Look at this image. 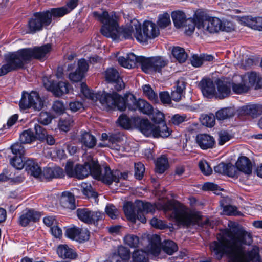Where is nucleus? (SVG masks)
<instances>
[{"mask_svg":"<svg viewBox=\"0 0 262 262\" xmlns=\"http://www.w3.org/2000/svg\"><path fill=\"white\" fill-rule=\"evenodd\" d=\"M218 241L210 244V249L214 256L220 259L226 254L229 262H260L259 248L254 247L246 251L243 245H250L252 236L242 229H225L217 235Z\"/></svg>","mask_w":262,"mask_h":262,"instance_id":"obj_1","label":"nucleus"},{"mask_svg":"<svg viewBox=\"0 0 262 262\" xmlns=\"http://www.w3.org/2000/svg\"><path fill=\"white\" fill-rule=\"evenodd\" d=\"M51 50L49 43L40 47L24 48L16 52L10 53L5 57L6 63L0 68V76L8 73L23 69L25 64L32 59L45 60Z\"/></svg>","mask_w":262,"mask_h":262,"instance_id":"obj_2","label":"nucleus"},{"mask_svg":"<svg viewBox=\"0 0 262 262\" xmlns=\"http://www.w3.org/2000/svg\"><path fill=\"white\" fill-rule=\"evenodd\" d=\"M81 92L86 97L90 99L98 100L102 105L108 110L117 109L123 111L128 108L129 110L135 111L138 108V100L130 93L125 94L124 97L116 92L108 93L103 92L94 94L84 83L81 84Z\"/></svg>","mask_w":262,"mask_h":262,"instance_id":"obj_3","label":"nucleus"},{"mask_svg":"<svg viewBox=\"0 0 262 262\" xmlns=\"http://www.w3.org/2000/svg\"><path fill=\"white\" fill-rule=\"evenodd\" d=\"M93 16L103 23L100 31L102 35L118 40L120 37L125 39L132 38V34L135 33V27L129 26L125 28H119L116 20L113 15H110L107 11L102 13L95 11L93 13Z\"/></svg>","mask_w":262,"mask_h":262,"instance_id":"obj_4","label":"nucleus"},{"mask_svg":"<svg viewBox=\"0 0 262 262\" xmlns=\"http://www.w3.org/2000/svg\"><path fill=\"white\" fill-rule=\"evenodd\" d=\"M69 11L65 7L51 8L42 12H36L28 23L29 33H34L49 26L52 20L61 17Z\"/></svg>","mask_w":262,"mask_h":262,"instance_id":"obj_5","label":"nucleus"},{"mask_svg":"<svg viewBox=\"0 0 262 262\" xmlns=\"http://www.w3.org/2000/svg\"><path fill=\"white\" fill-rule=\"evenodd\" d=\"M65 171L69 177H75L83 179L91 174L94 178L101 181L102 168L94 161L85 163L84 165L77 164L73 166L72 162H68L65 167Z\"/></svg>","mask_w":262,"mask_h":262,"instance_id":"obj_6","label":"nucleus"},{"mask_svg":"<svg viewBox=\"0 0 262 262\" xmlns=\"http://www.w3.org/2000/svg\"><path fill=\"white\" fill-rule=\"evenodd\" d=\"M155 210V205L140 200H137L134 203L127 202L123 206L124 213L128 220L135 222L137 219L142 223L146 222L144 213H153Z\"/></svg>","mask_w":262,"mask_h":262,"instance_id":"obj_7","label":"nucleus"},{"mask_svg":"<svg viewBox=\"0 0 262 262\" xmlns=\"http://www.w3.org/2000/svg\"><path fill=\"white\" fill-rule=\"evenodd\" d=\"M197 28L205 34L207 32L214 33L219 31L230 32L234 29L231 22L222 21L217 17H209L205 19L201 18L198 20Z\"/></svg>","mask_w":262,"mask_h":262,"instance_id":"obj_8","label":"nucleus"},{"mask_svg":"<svg viewBox=\"0 0 262 262\" xmlns=\"http://www.w3.org/2000/svg\"><path fill=\"white\" fill-rule=\"evenodd\" d=\"M118 61L120 65L124 68L132 69L135 68L137 64H139L145 73H152V57L137 56L134 54L130 53L126 57H119Z\"/></svg>","mask_w":262,"mask_h":262,"instance_id":"obj_9","label":"nucleus"},{"mask_svg":"<svg viewBox=\"0 0 262 262\" xmlns=\"http://www.w3.org/2000/svg\"><path fill=\"white\" fill-rule=\"evenodd\" d=\"M164 210L166 212L172 211L171 216L180 224L189 226L192 222L191 214L178 202H168L164 205Z\"/></svg>","mask_w":262,"mask_h":262,"instance_id":"obj_10","label":"nucleus"},{"mask_svg":"<svg viewBox=\"0 0 262 262\" xmlns=\"http://www.w3.org/2000/svg\"><path fill=\"white\" fill-rule=\"evenodd\" d=\"M135 33L134 36L140 42H145L148 39H153L159 34V29L155 24L150 21H145L143 24V33H142L141 24L138 21L134 24Z\"/></svg>","mask_w":262,"mask_h":262,"instance_id":"obj_11","label":"nucleus"},{"mask_svg":"<svg viewBox=\"0 0 262 262\" xmlns=\"http://www.w3.org/2000/svg\"><path fill=\"white\" fill-rule=\"evenodd\" d=\"M128 177L127 172L122 173L119 170L112 171L109 166H104L102 168L101 181L107 185H110L113 182L118 183L120 179L126 180Z\"/></svg>","mask_w":262,"mask_h":262,"instance_id":"obj_12","label":"nucleus"},{"mask_svg":"<svg viewBox=\"0 0 262 262\" xmlns=\"http://www.w3.org/2000/svg\"><path fill=\"white\" fill-rule=\"evenodd\" d=\"M77 215L81 221L89 224H95L102 220L104 213L99 211H92L88 208H79L76 211Z\"/></svg>","mask_w":262,"mask_h":262,"instance_id":"obj_13","label":"nucleus"},{"mask_svg":"<svg viewBox=\"0 0 262 262\" xmlns=\"http://www.w3.org/2000/svg\"><path fill=\"white\" fill-rule=\"evenodd\" d=\"M106 80L112 84L115 90L119 91L125 88V84L118 72L114 68H108L105 72Z\"/></svg>","mask_w":262,"mask_h":262,"instance_id":"obj_14","label":"nucleus"},{"mask_svg":"<svg viewBox=\"0 0 262 262\" xmlns=\"http://www.w3.org/2000/svg\"><path fill=\"white\" fill-rule=\"evenodd\" d=\"M45 86L49 91L53 92L54 95L57 96H60L63 94L69 93L70 85L68 82L60 81L57 84L54 83L53 81L48 80L46 82L44 79Z\"/></svg>","mask_w":262,"mask_h":262,"instance_id":"obj_15","label":"nucleus"},{"mask_svg":"<svg viewBox=\"0 0 262 262\" xmlns=\"http://www.w3.org/2000/svg\"><path fill=\"white\" fill-rule=\"evenodd\" d=\"M134 121L135 125L145 136L153 137L156 125L152 124L148 119H141L138 117H134Z\"/></svg>","mask_w":262,"mask_h":262,"instance_id":"obj_16","label":"nucleus"},{"mask_svg":"<svg viewBox=\"0 0 262 262\" xmlns=\"http://www.w3.org/2000/svg\"><path fill=\"white\" fill-rule=\"evenodd\" d=\"M89 68L88 63L84 59H81L78 62V67L74 72L69 74L70 80L74 82L81 81L84 76Z\"/></svg>","mask_w":262,"mask_h":262,"instance_id":"obj_17","label":"nucleus"},{"mask_svg":"<svg viewBox=\"0 0 262 262\" xmlns=\"http://www.w3.org/2000/svg\"><path fill=\"white\" fill-rule=\"evenodd\" d=\"M239 78L243 81L247 83L249 88L255 85V89L259 88L262 85V77L259 73L252 71L247 72L243 76H240Z\"/></svg>","mask_w":262,"mask_h":262,"instance_id":"obj_18","label":"nucleus"},{"mask_svg":"<svg viewBox=\"0 0 262 262\" xmlns=\"http://www.w3.org/2000/svg\"><path fill=\"white\" fill-rule=\"evenodd\" d=\"M40 214L34 210L29 209L23 211V214L20 216L18 221L19 224L23 226H27L30 222H35L39 220Z\"/></svg>","mask_w":262,"mask_h":262,"instance_id":"obj_19","label":"nucleus"},{"mask_svg":"<svg viewBox=\"0 0 262 262\" xmlns=\"http://www.w3.org/2000/svg\"><path fill=\"white\" fill-rule=\"evenodd\" d=\"M214 170L216 173L227 175L230 177L237 176L236 168L231 163L221 162L214 167Z\"/></svg>","mask_w":262,"mask_h":262,"instance_id":"obj_20","label":"nucleus"},{"mask_svg":"<svg viewBox=\"0 0 262 262\" xmlns=\"http://www.w3.org/2000/svg\"><path fill=\"white\" fill-rule=\"evenodd\" d=\"M199 86L206 97H212L215 93V85L210 79H203L200 82Z\"/></svg>","mask_w":262,"mask_h":262,"instance_id":"obj_21","label":"nucleus"},{"mask_svg":"<svg viewBox=\"0 0 262 262\" xmlns=\"http://www.w3.org/2000/svg\"><path fill=\"white\" fill-rule=\"evenodd\" d=\"M196 142L202 149L212 148L215 143L214 138L206 134L198 135L196 137Z\"/></svg>","mask_w":262,"mask_h":262,"instance_id":"obj_22","label":"nucleus"},{"mask_svg":"<svg viewBox=\"0 0 262 262\" xmlns=\"http://www.w3.org/2000/svg\"><path fill=\"white\" fill-rule=\"evenodd\" d=\"M216 85L217 88L216 97L222 99L229 96L231 92V82L219 79L216 82Z\"/></svg>","mask_w":262,"mask_h":262,"instance_id":"obj_23","label":"nucleus"},{"mask_svg":"<svg viewBox=\"0 0 262 262\" xmlns=\"http://www.w3.org/2000/svg\"><path fill=\"white\" fill-rule=\"evenodd\" d=\"M171 93L172 100L176 102L180 101L185 94L186 82L183 79H179Z\"/></svg>","mask_w":262,"mask_h":262,"instance_id":"obj_24","label":"nucleus"},{"mask_svg":"<svg viewBox=\"0 0 262 262\" xmlns=\"http://www.w3.org/2000/svg\"><path fill=\"white\" fill-rule=\"evenodd\" d=\"M235 167L236 168L237 173L238 170L247 174H250L252 173V163L250 160L245 156L239 157Z\"/></svg>","mask_w":262,"mask_h":262,"instance_id":"obj_25","label":"nucleus"},{"mask_svg":"<svg viewBox=\"0 0 262 262\" xmlns=\"http://www.w3.org/2000/svg\"><path fill=\"white\" fill-rule=\"evenodd\" d=\"M79 141L83 146L88 148H93L96 144L95 137L87 132H81Z\"/></svg>","mask_w":262,"mask_h":262,"instance_id":"obj_26","label":"nucleus"},{"mask_svg":"<svg viewBox=\"0 0 262 262\" xmlns=\"http://www.w3.org/2000/svg\"><path fill=\"white\" fill-rule=\"evenodd\" d=\"M61 204L65 208L74 210L76 208L74 195L70 192H63L61 198Z\"/></svg>","mask_w":262,"mask_h":262,"instance_id":"obj_27","label":"nucleus"},{"mask_svg":"<svg viewBox=\"0 0 262 262\" xmlns=\"http://www.w3.org/2000/svg\"><path fill=\"white\" fill-rule=\"evenodd\" d=\"M24 168L29 174L34 177H38L41 173V169L38 164L32 159L25 161Z\"/></svg>","mask_w":262,"mask_h":262,"instance_id":"obj_28","label":"nucleus"},{"mask_svg":"<svg viewBox=\"0 0 262 262\" xmlns=\"http://www.w3.org/2000/svg\"><path fill=\"white\" fill-rule=\"evenodd\" d=\"M57 252L59 257L66 259H74L77 256L74 250L66 245H61L58 246Z\"/></svg>","mask_w":262,"mask_h":262,"instance_id":"obj_29","label":"nucleus"},{"mask_svg":"<svg viewBox=\"0 0 262 262\" xmlns=\"http://www.w3.org/2000/svg\"><path fill=\"white\" fill-rule=\"evenodd\" d=\"M242 111L245 115L256 118L262 114V105L251 104L242 107Z\"/></svg>","mask_w":262,"mask_h":262,"instance_id":"obj_30","label":"nucleus"},{"mask_svg":"<svg viewBox=\"0 0 262 262\" xmlns=\"http://www.w3.org/2000/svg\"><path fill=\"white\" fill-rule=\"evenodd\" d=\"M43 172L47 179L60 178L64 176L63 169L59 167H47Z\"/></svg>","mask_w":262,"mask_h":262,"instance_id":"obj_31","label":"nucleus"},{"mask_svg":"<svg viewBox=\"0 0 262 262\" xmlns=\"http://www.w3.org/2000/svg\"><path fill=\"white\" fill-rule=\"evenodd\" d=\"M161 249H162L160 236L157 235H154L150 244L149 252L154 256H157Z\"/></svg>","mask_w":262,"mask_h":262,"instance_id":"obj_32","label":"nucleus"},{"mask_svg":"<svg viewBox=\"0 0 262 262\" xmlns=\"http://www.w3.org/2000/svg\"><path fill=\"white\" fill-rule=\"evenodd\" d=\"M213 57L211 55L201 54L200 55H193L191 59L192 65L194 67H200L205 61H211Z\"/></svg>","mask_w":262,"mask_h":262,"instance_id":"obj_33","label":"nucleus"},{"mask_svg":"<svg viewBox=\"0 0 262 262\" xmlns=\"http://www.w3.org/2000/svg\"><path fill=\"white\" fill-rule=\"evenodd\" d=\"M170 134L171 132L165 123H162L156 126L153 137L155 138H166L168 137Z\"/></svg>","mask_w":262,"mask_h":262,"instance_id":"obj_34","label":"nucleus"},{"mask_svg":"<svg viewBox=\"0 0 262 262\" xmlns=\"http://www.w3.org/2000/svg\"><path fill=\"white\" fill-rule=\"evenodd\" d=\"M171 16L174 26L178 28L183 27L187 19L185 13L179 11L173 12Z\"/></svg>","mask_w":262,"mask_h":262,"instance_id":"obj_35","label":"nucleus"},{"mask_svg":"<svg viewBox=\"0 0 262 262\" xmlns=\"http://www.w3.org/2000/svg\"><path fill=\"white\" fill-rule=\"evenodd\" d=\"M168 63V60L163 57H152V72H160L162 69L164 68Z\"/></svg>","mask_w":262,"mask_h":262,"instance_id":"obj_36","label":"nucleus"},{"mask_svg":"<svg viewBox=\"0 0 262 262\" xmlns=\"http://www.w3.org/2000/svg\"><path fill=\"white\" fill-rule=\"evenodd\" d=\"M73 122L72 116L68 114L63 115L60 119L59 126L62 130L67 132L72 125Z\"/></svg>","mask_w":262,"mask_h":262,"instance_id":"obj_37","label":"nucleus"},{"mask_svg":"<svg viewBox=\"0 0 262 262\" xmlns=\"http://www.w3.org/2000/svg\"><path fill=\"white\" fill-rule=\"evenodd\" d=\"M31 98V104L30 108H32L35 111H40L43 106V102L38 93L36 92L32 91V96Z\"/></svg>","mask_w":262,"mask_h":262,"instance_id":"obj_38","label":"nucleus"},{"mask_svg":"<svg viewBox=\"0 0 262 262\" xmlns=\"http://www.w3.org/2000/svg\"><path fill=\"white\" fill-rule=\"evenodd\" d=\"M117 253L121 259H118L116 262H128L130 257V252L128 248L123 246H119L118 247Z\"/></svg>","mask_w":262,"mask_h":262,"instance_id":"obj_39","label":"nucleus"},{"mask_svg":"<svg viewBox=\"0 0 262 262\" xmlns=\"http://www.w3.org/2000/svg\"><path fill=\"white\" fill-rule=\"evenodd\" d=\"M168 167V161L165 156L158 158L156 163V171L159 174L163 173Z\"/></svg>","mask_w":262,"mask_h":262,"instance_id":"obj_40","label":"nucleus"},{"mask_svg":"<svg viewBox=\"0 0 262 262\" xmlns=\"http://www.w3.org/2000/svg\"><path fill=\"white\" fill-rule=\"evenodd\" d=\"M124 243L130 248H135L140 246V242L138 236L132 234H128L123 238Z\"/></svg>","mask_w":262,"mask_h":262,"instance_id":"obj_41","label":"nucleus"},{"mask_svg":"<svg viewBox=\"0 0 262 262\" xmlns=\"http://www.w3.org/2000/svg\"><path fill=\"white\" fill-rule=\"evenodd\" d=\"M19 141L23 144L32 143L35 141L34 133L30 129L23 131L19 135Z\"/></svg>","mask_w":262,"mask_h":262,"instance_id":"obj_42","label":"nucleus"},{"mask_svg":"<svg viewBox=\"0 0 262 262\" xmlns=\"http://www.w3.org/2000/svg\"><path fill=\"white\" fill-rule=\"evenodd\" d=\"M163 251L168 255H172L178 250L177 245L172 241H164L161 244Z\"/></svg>","mask_w":262,"mask_h":262,"instance_id":"obj_43","label":"nucleus"},{"mask_svg":"<svg viewBox=\"0 0 262 262\" xmlns=\"http://www.w3.org/2000/svg\"><path fill=\"white\" fill-rule=\"evenodd\" d=\"M139 111L143 114L149 115L152 114L154 109L148 102L143 99H138V108Z\"/></svg>","mask_w":262,"mask_h":262,"instance_id":"obj_44","label":"nucleus"},{"mask_svg":"<svg viewBox=\"0 0 262 262\" xmlns=\"http://www.w3.org/2000/svg\"><path fill=\"white\" fill-rule=\"evenodd\" d=\"M172 54L179 62H184L187 58V54L184 49L180 47H173Z\"/></svg>","mask_w":262,"mask_h":262,"instance_id":"obj_45","label":"nucleus"},{"mask_svg":"<svg viewBox=\"0 0 262 262\" xmlns=\"http://www.w3.org/2000/svg\"><path fill=\"white\" fill-rule=\"evenodd\" d=\"M133 262H148V254L142 250H137L132 254Z\"/></svg>","mask_w":262,"mask_h":262,"instance_id":"obj_46","label":"nucleus"},{"mask_svg":"<svg viewBox=\"0 0 262 262\" xmlns=\"http://www.w3.org/2000/svg\"><path fill=\"white\" fill-rule=\"evenodd\" d=\"M234 115V111L233 108L231 107L224 108L216 113V117L218 120H223L233 117Z\"/></svg>","mask_w":262,"mask_h":262,"instance_id":"obj_47","label":"nucleus"},{"mask_svg":"<svg viewBox=\"0 0 262 262\" xmlns=\"http://www.w3.org/2000/svg\"><path fill=\"white\" fill-rule=\"evenodd\" d=\"M32 96V91L29 93L27 92H23L21 99L19 102V106L22 109L30 108L31 105V100Z\"/></svg>","mask_w":262,"mask_h":262,"instance_id":"obj_48","label":"nucleus"},{"mask_svg":"<svg viewBox=\"0 0 262 262\" xmlns=\"http://www.w3.org/2000/svg\"><path fill=\"white\" fill-rule=\"evenodd\" d=\"M144 94L151 101L155 103L158 102L157 94L154 91L149 85H144L142 87Z\"/></svg>","mask_w":262,"mask_h":262,"instance_id":"obj_49","label":"nucleus"},{"mask_svg":"<svg viewBox=\"0 0 262 262\" xmlns=\"http://www.w3.org/2000/svg\"><path fill=\"white\" fill-rule=\"evenodd\" d=\"M81 189L83 194L88 198H96L98 196V193L94 191L90 184L82 183Z\"/></svg>","mask_w":262,"mask_h":262,"instance_id":"obj_50","label":"nucleus"},{"mask_svg":"<svg viewBox=\"0 0 262 262\" xmlns=\"http://www.w3.org/2000/svg\"><path fill=\"white\" fill-rule=\"evenodd\" d=\"M119 125L125 129H129L133 123H135L134 118L130 119L126 115L120 116L117 120Z\"/></svg>","mask_w":262,"mask_h":262,"instance_id":"obj_51","label":"nucleus"},{"mask_svg":"<svg viewBox=\"0 0 262 262\" xmlns=\"http://www.w3.org/2000/svg\"><path fill=\"white\" fill-rule=\"evenodd\" d=\"M199 19H201V18H198L196 20H194L191 18L187 19L183 27L185 28V33L187 35H190L194 32L195 27L197 28L198 21Z\"/></svg>","mask_w":262,"mask_h":262,"instance_id":"obj_52","label":"nucleus"},{"mask_svg":"<svg viewBox=\"0 0 262 262\" xmlns=\"http://www.w3.org/2000/svg\"><path fill=\"white\" fill-rule=\"evenodd\" d=\"M242 83L236 84L234 83H231V86L232 88L233 91L236 94H241L243 93L247 92L249 88V85L247 84V83L245 81L241 80Z\"/></svg>","mask_w":262,"mask_h":262,"instance_id":"obj_53","label":"nucleus"},{"mask_svg":"<svg viewBox=\"0 0 262 262\" xmlns=\"http://www.w3.org/2000/svg\"><path fill=\"white\" fill-rule=\"evenodd\" d=\"M34 130L36 134V135H35V140L43 141L47 136V130L37 124L34 125Z\"/></svg>","mask_w":262,"mask_h":262,"instance_id":"obj_54","label":"nucleus"},{"mask_svg":"<svg viewBox=\"0 0 262 262\" xmlns=\"http://www.w3.org/2000/svg\"><path fill=\"white\" fill-rule=\"evenodd\" d=\"M10 164L16 169H21L24 168L25 162H24L23 156H14L10 159Z\"/></svg>","mask_w":262,"mask_h":262,"instance_id":"obj_55","label":"nucleus"},{"mask_svg":"<svg viewBox=\"0 0 262 262\" xmlns=\"http://www.w3.org/2000/svg\"><path fill=\"white\" fill-rule=\"evenodd\" d=\"M53 119L52 116L46 112H41L37 118L38 122L43 125L50 124Z\"/></svg>","mask_w":262,"mask_h":262,"instance_id":"obj_56","label":"nucleus"},{"mask_svg":"<svg viewBox=\"0 0 262 262\" xmlns=\"http://www.w3.org/2000/svg\"><path fill=\"white\" fill-rule=\"evenodd\" d=\"M232 136L226 131H221L218 133V144L223 145L232 138Z\"/></svg>","mask_w":262,"mask_h":262,"instance_id":"obj_57","label":"nucleus"},{"mask_svg":"<svg viewBox=\"0 0 262 262\" xmlns=\"http://www.w3.org/2000/svg\"><path fill=\"white\" fill-rule=\"evenodd\" d=\"M170 23V16L168 13H164L163 15H159L157 24L160 28H166Z\"/></svg>","mask_w":262,"mask_h":262,"instance_id":"obj_58","label":"nucleus"},{"mask_svg":"<svg viewBox=\"0 0 262 262\" xmlns=\"http://www.w3.org/2000/svg\"><path fill=\"white\" fill-rule=\"evenodd\" d=\"M201 122L202 124L204 125L211 127L213 126L215 124V116L212 114L209 115H205L203 116Z\"/></svg>","mask_w":262,"mask_h":262,"instance_id":"obj_59","label":"nucleus"},{"mask_svg":"<svg viewBox=\"0 0 262 262\" xmlns=\"http://www.w3.org/2000/svg\"><path fill=\"white\" fill-rule=\"evenodd\" d=\"M199 166L201 171L204 175L208 176L212 173V169L206 161H200L199 163Z\"/></svg>","mask_w":262,"mask_h":262,"instance_id":"obj_60","label":"nucleus"},{"mask_svg":"<svg viewBox=\"0 0 262 262\" xmlns=\"http://www.w3.org/2000/svg\"><path fill=\"white\" fill-rule=\"evenodd\" d=\"M105 212L112 219H116L118 216V209L113 204H108L105 207Z\"/></svg>","mask_w":262,"mask_h":262,"instance_id":"obj_61","label":"nucleus"},{"mask_svg":"<svg viewBox=\"0 0 262 262\" xmlns=\"http://www.w3.org/2000/svg\"><path fill=\"white\" fill-rule=\"evenodd\" d=\"M145 171V167L144 165L139 162L135 164V177L136 179L141 180L143 177Z\"/></svg>","mask_w":262,"mask_h":262,"instance_id":"obj_62","label":"nucleus"},{"mask_svg":"<svg viewBox=\"0 0 262 262\" xmlns=\"http://www.w3.org/2000/svg\"><path fill=\"white\" fill-rule=\"evenodd\" d=\"M12 153L17 156H23L25 150L21 143H16L11 147Z\"/></svg>","mask_w":262,"mask_h":262,"instance_id":"obj_63","label":"nucleus"},{"mask_svg":"<svg viewBox=\"0 0 262 262\" xmlns=\"http://www.w3.org/2000/svg\"><path fill=\"white\" fill-rule=\"evenodd\" d=\"M90 238V232L86 229L79 228V232L76 241L79 243H83L89 240Z\"/></svg>","mask_w":262,"mask_h":262,"instance_id":"obj_64","label":"nucleus"}]
</instances>
